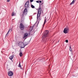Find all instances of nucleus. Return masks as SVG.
I'll use <instances>...</instances> for the list:
<instances>
[{
  "mask_svg": "<svg viewBox=\"0 0 78 78\" xmlns=\"http://www.w3.org/2000/svg\"><path fill=\"white\" fill-rule=\"evenodd\" d=\"M28 45V44H25V45H24V44H23V42H20L19 43V46L21 48H23L26 46V45Z\"/></svg>",
  "mask_w": 78,
  "mask_h": 78,
  "instance_id": "f257e3e1",
  "label": "nucleus"
},
{
  "mask_svg": "<svg viewBox=\"0 0 78 78\" xmlns=\"http://www.w3.org/2000/svg\"><path fill=\"white\" fill-rule=\"evenodd\" d=\"M48 31L46 30L44 32V34L42 37L43 39H44V38H45L46 37H47L48 34Z\"/></svg>",
  "mask_w": 78,
  "mask_h": 78,
  "instance_id": "f03ea898",
  "label": "nucleus"
},
{
  "mask_svg": "<svg viewBox=\"0 0 78 78\" xmlns=\"http://www.w3.org/2000/svg\"><path fill=\"white\" fill-rule=\"evenodd\" d=\"M20 28L21 30H23L25 29V26L22 23H21L20 24Z\"/></svg>",
  "mask_w": 78,
  "mask_h": 78,
  "instance_id": "7ed1b4c3",
  "label": "nucleus"
},
{
  "mask_svg": "<svg viewBox=\"0 0 78 78\" xmlns=\"http://www.w3.org/2000/svg\"><path fill=\"white\" fill-rule=\"evenodd\" d=\"M27 13H28V10L26 8L23 11V15H27Z\"/></svg>",
  "mask_w": 78,
  "mask_h": 78,
  "instance_id": "20e7f679",
  "label": "nucleus"
},
{
  "mask_svg": "<svg viewBox=\"0 0 78 78\" xmlns=\"http://www.w3.org/2000/svg\"><path fill=\"white\" fill-rule=\"evenodd\" d=\"M29 1H27L25 4V7L26 8H28L30 7Z\"/></svg>",
  "mask_w": 78,
  "mask_h": 78,
  "instance_id": "39448f33",
  "label": "nucleus"
},
{
  "mask_svg": "<svg viewBox=\"0 0 78 78\" xmlns=\"http://www.w3.org/2000/svg\"><path fill=\"white\" fill-rule=\"evenodd\" d=\"M42 10V9L41 8V7H39V8L38 9V14L37 15H38L39 16H40L41 15V11Z\"/></svg>",
  "mask_w": 78,
  "mask_h": 78,
  "instance_id": "423d86ee",
  "label": "nucleus"
},
{
  "mask_svg": "<svg viewBox=\"0 0 78 78\" xmlns=\"http://www.w3.org/2000/svg\"><path fill=\"white\" fill-rule=\"evenodd\" d=\"M69 29L68 28H65L63 31L64 33H65V34L67 33H68V31H69Z\"/></svg>",
  "mask_w": 78,
  "mask_h": 78,
  "instance_id": "0eeeda50",
  "label": "nucleus"
},
{
  "mask_svg": "<svg viewBox=\"0 0 78 78\" xmlns=\"http://www.w3.org/2000/svg\"><path fill=\"white\" fill-rule=\"evenodd\" d=\"M8 73V75L9 76H12L13 75V73H12V71L9 72Z\"/></svg>",
  "mask_w": 78,
  "mask_h": 78,
  "instance_id": "6e6552de",
  "label": "nucleus"
},
{
  "mask_svg": "<svg viewBox=\"0 0 78 78\" xmlns=\"http://www.w3.org/2000/svg\"><path fill=\"white\" fill-rule=\"evenodd\" d=\"M28 35V34L27 33H26L24 34V37H23V39H24L25 40L27 38V37Z\"/></svg>",
  "mask_w": 78,
  "mask_h": 78,
  "instance_id": "1a4fd4ad",
  "label": "nucleus"
},
{
  "mask_svg": "<svg viewBox=\"0 0 78 78\" xmlns=\"http://www.w3.org/2000/svg\"><path fill=\"white\" fill-rule=\"evenodd\" d=\"M40 16L41 15H37V22H38V23L39 22V21L41 20V17H40Z\"/></svg>",
  "mask_w": 78,
  "mask_h": 78,
  "instance_id": "9d476101",
  "label": "nucleus"
},
{
  "mask_svg": "<svg viewBox=\"0 0 78 78\" xmlns=\"http://www.w3.org/2000/svg\"><path fill=\"white\" fill-rule=\"evenodd\" d=\"M76 0H73L72 2L71 3H70V5H73V4H74V3L75 2V1H76Z\"/></svg>",
  "mask_w": 78,
  "mask_h": 78,
  "instance_id": "9b49d317",
  "label": "nucleus"
},
{
  "mask_svg": "<svg viewBox=\"0 0 78 78\" xmlns=\"http://www.w3.org/2000/svg\"><path fill=\"white\" fill-rule=\"evenodd\" d=\"M12 31V30L11 29H9V30L8 31V32H7V34L6 35V36H8V33H9V31Z\"/></svg>",
  "mask_w": 78,
  "mask_h": 78,
  "instance_id": "f8f14e48",
  "label": "nucleus"
},
{
  "mask_svg": "<svg viewBox=\"0 0 78 78\" xmlns=\"http://www.w3.org/2000/svg\"><path fill=\"white\" fill-rule=\"evenodd\" d=\"M46 19H46V17H45L44 21V23L43 26V27H44V24H45V23H46V22H47V21L46 20Z\"/></svg>",
  "mask_w": 78,
  "mask_h": 78,
  "instance_id": "ddd939ff",
  "label": "nucleus"
},
{
  "mask_svg": "<svg viewBox=\"0 0 78 78\" xmlns=\"http://www.w3.org/2000/svg\"><path fill=\"white\" fill-rule=\"evenodd\" d=\"M19 67H20V69H22V70H23V69L22 68V66H21V65H20V62L19 64Z\"/></svg>",
  "mask_w": 78,
  "mask_h": 78,
  "instance_id": "4468645a",
  "label": "nucleus"
},
{
  "mask_svg": "<svg viewBox=\"0 0 78 78\" xmlns=\"http://www.w3.org/2000/svg\"><path fill=\"white\" fill-rule=\"evenodd\" d=\"M13 58H14L13 56H11L10 57H9V58L10 60H12V59H13Z\"/></svg>",
  "mask_w": 78,
  "mask_h": 78,
  "instance_id": "2eb2a0df",
  "label": "nucleus"
},
{
  "mask_svg": "<svg viewBox=\"0 0 78 78\" xmlns=\"http://www.w3.org/2000/svg\"><path fill=\"white\" fill-rule=\"evenodd\" d=\"M16 14L14 13V12H12V16H16Z\"/></svg>",
  "mask_w": 78,
  "mask_h": 78,
  "instance_id": "dca6fc26",
  "label": "nucleus"
},
{
  "mask_svg": "<svg viewBox=\"0 0 78 78\" xmlns=\"http://www.w3.org/2000/svg\"><path fill=\"white\" fill-rule=\"evenodd\" d=\"M22 55H23L22 53L20 52V55L21 57H22Z\"/></svg>",
  "mask_w": 78,
  "mask_h": 78,
  "instance_id": "f3484780",
  "label": "nucleus"
},
{
  "mask_svg": "<svg viewBox=\"0 0 78 78\" xmlns=\"http://www.w3.org/2000/svg\"><path fill=\"white\" fill-rule=\"evenodd\" d=\"M69 50L70 51H72V48H71V46H70L69 47Z\"/></svg>",
  "mask_w": 78,
  "mask_h": 78,
  "instance_id": "a211bd4d",
  "label": "nucleus"
},
{
  "mask_svg": "<svg viewBox=\"0 0 78 78\" xmlns=\"http://www.w3.org/2000/svg\"><path fill=\"white\" fill-rule=\"evenodd\" d=\"M31 7L32 8H34V6L33 5H31Z\"/></svg>",
  "mask_w": 78,
  "mask_h": 78,
  "instance_id": "6ab92c4d",
  "label": "nucleus"
},
{
  "mask_svg": "<svg viewBox=\"0 0 78 78\" xmlns=\"http://www.w3.org/2000/svg\"><path fill=\"white\" fill-rule=\"evenodd\" d=\"M66 42H67V43H68V40H66Z\"/></svg>",
  "mask_w": 78,
  "mask_h": 78,
  "instance_id": "aec40b11",
  "label": "nucleus"
},
{
  "mask_svg": "<svg viewBox=\"0 0 78 78\" xmlns=\"http://www.w3.org/2000/svg\"><path fill=\"white\" fill-rule=\"evenodd\" d=\"M7 2H10V0H7Z\"/></svg>",
  "mask_w": 78,
  "mask_h": 78,
  "instance_id": "412c9836",
  "label": "nucleus"
},
{
  "mask_svg": "<svg viewBox=\"0 0 78 78\" xmlns=\"http://www.w3.org/2000/svg\"><path fill=\"white\" fill-rule=\"evenodd\" d=\"M33 2V0H30V2Z\"/></svg>",
  "mask_w": 78,
  "mask_h": 78,
  "instance_id": "4be33fe9",
  "label": "nucleus"
},
{
  "mask_svg": "<svg viewBox=\"0 0 78 78\" xmlns=\"http://www.w3.org/2000/svg\"><path fill=\"white\" fill-rule=\"evenodd\" d=\"M30 29H31V30H33V27H30Z\"/></svg>",
  "mask_w": 78,
  "mask_h": 78,
  "instance_id": "5701e85b",
  "label": "nucleus"
},
{
  "mask_svg": "<svg viewBox=\"0 0 78 78\" xmlns=\"http://www.w3.org/2000/svg\"><path fill=\"white\" fill-rule=\"evenodd\" d=\"M39 2L40 3H42V1H39Z\"/></svg>",
  "mask_w": 78,
  "mask_h": 78,
  "instance_id": "b1692460",
  "label": "nucleus"
},
{
  "mask_svg": "<svg viewBox=\"0 0 78 78\" xmlns=\"http://www.w3.org/2000/svg\"><path fill=\"white\" fill-rule=\"evenodd\" d=\"M37 3H39V1H36Z\"/></svg>",
  "mask_w": 78,
  "mask_h": 78,
  "instance_id": "393cba45",
  "label": "nucleus"
},
{
  "mask_svg": "<svg viewBox=\"0 0 78 78\" xmlns=\"http://www.w3.org/2000/svg\"><path fill=\"white\" fill-rule=\"evenodd\" d=\"M34 27V26H33V27Z\"/></svg>",
  "mask_w": 78,
  "mask_h": 78,
  "instance_id": "a878e982",
  "label": "nucleus"
}]
</instances>
